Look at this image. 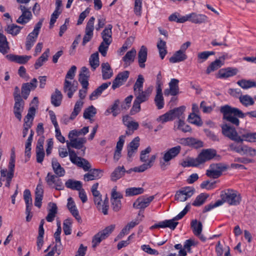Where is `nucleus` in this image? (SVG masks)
I'll return each instance as SVG.
<instances>
[{
	"label": "nucleus",
	"mask_w": 256,
	"mask_h": 256,
	"mask_svg": "<svg viewBox=\"0 0 256 256\" xmlns=\"http://www.w3.org/2000/svg\"><path fill=\"white\" fill-rule=\"evenodd\" d=\"M177 128L184 132H190L192 130L190 127L185 124L184 119L178 120Z\"/></svg>",
	"instance_id": "obj_56"
},
{
	"label": "nucleus",
	"mask_w": 256,
	"mask_h": 256,
	"mask_svg": "<svg viewBox=\"0 0 256 256\" xmlns=\"http://www.w3.org/2000/svg\"><path fill=\"white\" fill-rule=\"evenodd\" d=\"M186 107L184 106H181L173 110H169L172 116L173 120L176 118L180 119H184V117L182 116L185 110Z\"/></svg>",
	"instance_id": "obj_35"
},
{
	"label": "nucleus",
	"mask_w": 256,
	"mask_h": 256,
	"mask_svg": "<svg viewBox=\"0 0 256 256\" xmlns=\"http://www.w3.org/2000/svg\"><path fill=\"white\" fill-rule=\"evenodd\" d=\"M224 64V62L220 59H216L210 63L206 70V73L210 74L220 68Z\"/></svg>",
	"instance_id": "obj_38"
},
{
	"label": "nucleus",
	"mask_w": 256,
	"mask_h": 256,
	"mask_svg": "<svg viewBox=\"0 0 256 256\" xmlns=\"http://www.w3.org/2000/svg\"><path fill=\"white\" fill-rule=\"evenodd\" d=\"M136 52L134 48L128 52L126 55L122 58V60L124 62V67L126 68L134 62Z\"/></svg>",
	"instance_id": "obj_27"
},
{
	"label": "nucleus",
	"mask_w": 256,
	"mask_h": 256,
	"mask_svg": "<svg viewBox=\"0 0 256 256\" xmlns=\"http://www.w3.org/2000/svg\"><path fill=\"white\" fill-rule=\"evenodd\" d=\"M220 111L223 114L224 120L236 126H239L240 122L238 118H243L246 116L256 118V110L244 113L240 109L226 104L222 106Z\"/></svg>",
	"instance_id": "obj_1"
},
{
	"label": "nucleus",
	"mask_w": 256,
	"mask_h": 256,
	"mask_svg": "<svg viewBox=\"0 0 256 256\" xmlns=\"http://www.w3.org/2000/svg\"><path fill=\"white\" fill-rule=\"evenodd\" d=\"M188 56L186 53L182 52L181 51L178 50L170 58L169 60L171 63H176L183 62L186 60Z\"/></svg>",
	"instance_id": "obj_32"
},
{
	"label": "nucleus",
	"mask_w": 256,
	"mask_h": 256,
	"mask_svg": "<svg viewBox=\"0 0 256 256\" xmlns=\"http://www.w3.org/2000/svg\"><path fill=\"white\" fill-rule=\"evenodd\" d=\"M136 96L135 100L139 102L140 103L147 101L152 93V88H148L147 89L143 90H142L134 91Z\"/></svg>",
	"instance_id": "obj_14"
},
{
	"label": "nucleus",
	"mask_w": 256,
	"mask_h": 256,
	"mask_svg": "<svg viewBox=\"0 0 256 256\" xmlns=\"http://www.w3.org/2000/svg\"><path fill=\"white\" fill-rule=\"evenodd\" d=\"M120 103L119 100H116L114 104L111 106L110 108H108L106 112V115L112 113L114 116H116L118 114L120 113V110L118 108V106Z\"/></svg>",
	"instance_id": "obj_43"
},
{
	"label": "nucleus",
	"mask_w": 256,
	"mask_h": 256,
	"mask_svg": "<svg viewBox=\"0 0 256 256\" xmlns=\"http://www.w3.org/2000/svg\"><path fill=\"white\" fill-rule=\"evenodd\" d=\"M72 222L70 219H66L63 224V230L66 235H70L71 234V226Z\"/></svg>",
	"instance_id": "obj_57"
},
{
	"label": "nucleus",
	"mask_w": 256,
	"mask_h": 256,
	"mask_svg": "<svg viewBox=\"0 0 256 256\" xmlns=\"http://www.w3.org/2000/svg\"><path fill=\"white\" fill-rule=\"evenodd\" d=\"M94 20L95 18L94 16H92L87 23L86 28V34L83 38L82 43V46H84L87 42H90L93 36Z\"/></svg>",
	"instance_id": "obj_11"
},
{
	"label": "nucleus",
	"mask_w": 256,
	"mask_h": 256,
	"mask_svg": "<svg viewBox=\"0 0 256 256\" xmlns=\"http://www.w3.org/2000/svg\"><path fill=\"white\" fill-rule=\"evenodd\" d=\"M24 198L26 204V208H32V198L29 190H25L24 192Z\"/></svg>",
	"instance_id": "obj_51"
},
{
	"label": "nucleus",
	"mask_w": 256,
	"mask_h": 256,
	"mask_svg": "<svg viewBox=\"0 0 256 256\" xmlns=\"http://www.w3.org/2000/svg\"><path fill=\"white\" fill-rule=\"evenodd\" d=\"M172 116L170 112V111L165 113L164 114L160 116L158 118L157 120L158 122H160L164 124L168 121L172 120Z\"/></svg>",
	"instance_id": "obj_62"
},
{
	"label": "nucleus",
	"mask_w": 256,
	"mask_h": 256,
	"mask_svg": "<svg viewBox=\"0 0 256 256\" xmlns=\"http://www.w3.org/2000/svg\"><path fill=\"white\" fill-rule=\"evenodd\" d=\"M49 206H50V208L48 210V214L46 219L48 222H52L58 212V207L55 203L50 202Z\"/></svg>",
	"instance_id": "obj_34"
},
{
	"label": "nucleus",
	"mask_w": 256,
	"mask_h": 256,
	"mask_svg": "<svg viewBox=\"0 0 256 256\" xmlns=\"http://www.w3.org/2000/svg\"><path fill=\"white\" fill-rule=\"evenodd\" d=\"M226 168V166L221 163L211 164L210 166V169L206 170V174L208 177L217 178L222 174V172Z\"/></svg>",
	"instance_id": "obj_6"
},
{
	"label": "nucleus",
	"mask_w": 256,
	"mask_h": 256,
	"mask_svg": "<svg viewBox=\"0 0 256 256\" xmlns=\"http://www.w3.org/2000/svg\"><path fill=\"white\" fill-rule=\"evenodd\" d=\"M188 120L189 122L198 126H200L202 124L200 118L194 112L190 114L188 116Z\"/></svg>",
	"instance_id": "obj_48"
},
{
	"label": "nucleus",
	"mask_w": 256,
	"mask_h": 256,
	"mask_svg": "<svg viewBox=\"0 0 256 256\" xmlns=\"http://www.w3.org/2000/svg\"><path fill=\"white\" fill-rule=\"evenodd\" d=\"M154 100L158 110H160L164 108V98L162 93V88H156V95Z\"/></svg>",
	"instance_id": "obj_30"
},
{
	"label": "nucleus",
	"mask_w": 256,
	"mask_h": 256,
	"mask_svg": "<svg viewBox=\"0 0 256 256\" xmlns=\"http://www.w3.org/2000/svg\"><path fill=\"white\" fill-rule=\"evenodd\" d=\"M194 188L192 187L183 188L182 190L176 192L174 196L175 200L185 202L194 194Z\"/></svg>",
	"instance_id": "obj_8"
},
{
	"label": "nucleus",
	"mask_w": 256,
	"mask_h": 256,
	"mask_svg": "<svg viewBox=\"0 0 256 256\" xmlns=\"http://www.w3.org/2000/svg\"><path fill=\"white\" fill-rule=\"evenodd\" d=\"M70 158L72 162L76 164L78 167L82 168L84 171H88L91 167L89 162L84 158L78 157L76 156V152L70 149V148H68Z\"/></svg>",
	"instance_id": "obj_4"
},
{
	"label": "nucleus",
	"mask_w": 256,
	"mask_h": 256,
	"mask_svg": "<svg viewBox=\"0 0 256 256\" xmlns=\"http://www.w3.org/2000/svg\"><path fill=\"white\" fill-rule=\"evenodd\" d=\"M14 113L15 116L20 120L22 119V112L24 110V102L22 100H14Z\"/></svg>",
	"instance_id": "obj_23"
},
{
	"label": "nucleus",
	"mask_w": 256,
	"mask_h": 256,
	"mask_svg": "<svg viewBox=\"0 0 256 256\" xmlns=\"http://www.w3.org/2000/svg\"><path fill=\"white\" fill-rule=\"evenodd\" d=\"M83 105V102L82 100H78L76 102L74 109L70 116L69 117V119L73 120L78 115L79 112H80L82 108Z\"/></svg>",
	"instance_id": "obj_47"
},
{
	"label": "nucleus",
	"mask_w": 256,
	"mask_h": 256,
	"mask_svg": "<svg viewBox=\"0 0 256 256\" xmlns=\"http://www.w3.org/2000/svg\"><path fill=\"white\" fill-rule=\"evenodd\" d=\"M197 158H191L187 161H184L182 163V166L183 167H189V166H199Z\"/></svg>",
	"instance_id": "obj_60"
},
{
	"label": "nucleus",
	"mask_w": 256,
	"mask_h": 256,
	"mask_svg": "<svg viewBox=\"0 0 256 256\" xmlns=\"http://www.w3.org/2000/svg\"><path fill=\"white\" fill-rule=\"evenodd\" d=\"M147 48L144 46H142L138 52V62L141 68H144L145 67L144 62L147 59Z\"/></svg>",
	"instance_id": "obj_26"
},
{
	"label": "nucleus",
	"mask_w": 256,
	"mask_h": 256,
	"mask_svg": "<svg viewBox=\"0 0 256 256\" xmlns=\"http://www.w3.org/2000/svg\"><path fill=\"white\" fill-rule=\"evenodd\" d=\"M50 54L49 48H47L42 56L36 60L34 64V68L37 70L42 66L44 62L48 60V58Z\"/></svg>",
	"instance_id": "obj_37"
},
{
	"label": "nucleus",
	"mask_w": 256,
	"mask_h": 256,
	"mask_svg": "<svg viewBox=\"0 0 256 256\" xmlns=\"http://www.w3.org/2000/svg\"><path fill=\"white\" fill-rule=\"evenodd\" d=\"M222 134L237 142H242L244 140L238 135L236 128L234 126H230L229 124H226L221 126Z\"/></svg>",
	"instance_id": "obj_3"
},
{
	"label": "nucleus",
	"mask_w": 256,
	"mask_h": 256,
	"mask_svg": "<svg viewBox=\"0 0 256 256\" xmlns=\"http://www.w3.org/2000/svg\"><path fill=\"white\" fill-rule=\"evenodd\" d=\"M140 102L134 100L132 106L130 110V114L132 116L134 115L136 113L140 112L141 110Z\"/></svg>",
	"instance_id": "obj_64"
},
{
	"label": "nucleus",
	"mask_w": 256,
	"mask_h": 256,
	"mask_svg": "<svg viewBox=\"0 0 256 256\" xmlns=\"http://www.w3.org/2000/svg\"><path fill=\"white\" fill-rule=\"evenodd\" d=\"M52 164L54 172L57 176L60 177L64 175L65 170L64 168L61 166L56 158H53L52 159Z\"/></svg>",
	"instance_id": "obj_29"
},
{
	"label": "nucleus",
	"mask_w": 256,
	"mask_h": 256,
	"mask_svg": "<svg viewBox=\"0 0 256 256\" xmlns=\"http://www.w3.org/2000/svg\"><path fill=\"white\" fill-rule=\"evenodd\" d=\"M214 52L204 51L200 52L198 54V63H202L206 60L208 58L212 55L214 54Z\"/></svg>",
	"instance_id": "obj_52"
},
{
	"label": "nucleus",
	"mask_w": 256,
	"mask_h": 256,
	"mask_svg": "<svg viewBox=\"0 0 256 256\" xmlns=\"http://www.w3.org/2000/svg\"><path fill=\"white\" fill-rule=\"evenodd\" d=\"M209 196L208 194L201 193L196 197L195 200L192 203V205L195 206H200L202 205L205 203Z\"/></svg>",
	"instance_id": "obj_39"
},
{
	"label": "nucleus",
	"mask_w": 256,
	"mask_h": 256,
	"mask_svg": "<svg viewBox=\"0 0 256 256\" xmlns=\"http://www.w3.org/2000/svg\"><path fill=\"white\" fill-rule=\"evenodd\" d=\"M130 74V72L125 70L118 74L112 82V88L115 90L123 84L126 82Z\"/></svg>",
	"instance_id": "obj_13"
},
{
	"label": "nucleus",
	"mask_w": 256,
	"mask_h": 256,
	"mask_svg": "<svg viewBox=\"0 0 256 256\" xmlns=\"http://www.w3.org/2000/svg\"><path fill=\"white\" fill-rule=\"evenodd\" d=\"M220 198H222L220 200L222 202V204L227 202L231 206H238L242 200L240 194L232 189H228L222 191Z\"/></svg>",
	"instance_id": "obj_2"
},
{
	"label": "nucleus",
	"mask_w": 256,
	"mask_h": 256,
	"mask_svg": "<svg viewBox=\"0 0 256 256\" xmlns=\"http://www.w3.org/2000/svg\"><path fill=\"white\" fill-rule=\"evenodd\" d=\"M179 143L184 146H192L196 148L203 146V142L193 138H182L180 140Z\"/></svg>",
	"instance_id": "obj_16"
},
{
	"label": "nucleus",
	"mask_w": 256,
	"mask_h": 256,
	"mask_svg": "<svg viewBox=\"0 0 256 256\" xmlns=\"http://www.w3.org/2000/svg\"><path fill=\"white\" fill-rule=\"evenodd\" d=\"M6 58L10 62H14L20 64H25L31 58V56H18L9 54L6 56Z\"/></svg>",
	"instance_id": "obj_22"
},
{
	"label": "nucleus",
	"mask_w": 256,
	"mask_h": 256,
	"mask_svg": "<svg viewBox=\"0 0 256 256\" xmlns=\"http://www.w3.org/2000/svg\"><path fill=\"white\" fill-rule=\"evenodd\" d=\"M186 17L188 18V20L196 24L204 23L208 20V17L206 15L197 14L194 12L186 15Z\"/></svg>",
	"instance_id": "obj_20"
},
{
	"label": "nucleus",
	"mask_w": 256,
	"mask_h": 256,
	"mask_svg": "<svg viewBox=\"0 0 256 256\" xmlns=\"http://www.w3.org/2000/svg\"><path fill=\"white\" fill-rule=\"evenodd\" d=\"M112 26L109 24L105 27L104 30L100 33V36L102 39V41L112 42Z\"/></svg>",
	"instance_id": "obj_24"
},
{
	"label": "nucleus",
	"mask_w": 256,
	"mask_h": 256,
	"mask_svg": "<svg viewBox=\"0 0 256 256\" xmlns=\"http://www.w3.org/2000/svg\"><path fill=\"white\" fill-rule=\"evenodd\" d=\"M176 220H174V217L172 220H165L162 222V228H169L172 230H174L177 225L178 222H176Z\"/></svg>",
	"instance_id": "obj_50"
},
{
	"label": "nucleus",
	"mask_w": 256,
	"mask_h": 256,
	"mask_svg": "<svg viewBox=\"0 0 256 256\" xmlns=\"http://www.w3.org/2000/svg\"><path fill=\"white\" fill-rule=\"evenodd\" d=\"M86 142L84 138H78L75 139H71L70 142L67 141L66 146L67 148H73L76 149L82 150V153H84L86 148L84 146V144Z\"/></svg>",
	"instance_id": "obj_19"
},
{
	"label": "nucleus",
	"mask_w": 256,
	"mask_h": 256,
	"mask_svg": "<svg viewBox=\"0 0 256 256\" xmlns=\"http://www.w3.org/2000/svg\"><path fill=\"white\" fill-rule=\"evenodd\" d=\"M112 42L102 41L98 46V52L103 56H106L110 45Z\"/></svg>",
	"instance_id": "obj_54"
},
{
	"label": "nucleus",
	"mask_w": 256,
	"mask_h": 256,
	"mask_svg": "<svg viewBox=\"0 0 256 256\" xmlns=\"http://www.w3.org/2000/svg\"><path fill=\"white\" fill-rule=\"evenodd\" d=\"M102 77L104 80L110 78L113 75L112 70L108 62L102 63L101 65Z\"/></svg>",
	"instance_id": "obj_28"
},
{
	"label": "nucleus",
	"mask_w": 256,
	"mask_h": 256,
	"mask_svg": "<svg viewBox=\"0 0 256 256\" xmlns=\"http://www.w3.org/2000/svg\"><path fill=\"white\" fill-rule=\"evenodd\" d=\"M242 139L249 142H256V132H248L242 134Z\"/></svg>",
	"instance_id": "obj_61"
},
{
	"label": "nucleus",
	"mask_w": 256,
	"mask_h": 256,
	"mask_svg": "<svg viewBox=\"0 0 256 256\" xmlns=\"http://www.w3.org/2000/svg\"><path fill=\"white\" fill-rule=\"evenodd\" d=\"M144 78L141 74L138 76V78L134 86V91L142 90Z\"/></svg>",
	"instance_id": "obj_58"
},
{
	"label": "nucleus",
	"mask_w": 256,
	"mask_h": 256,
	"mask_svg": "<svg viewBox=\"0 0 256 256\" xmlns=\"http://www.w3.org/2000/svg\"><path fill=\"white\" fill-rule=\"evenodd\" d=\"M154 198V196L146 198L144 196L139 197L133 204V207L137 209H144L148 207Z\"/></svg>",
	"instance_id": "obj_12"
},
{
	"label": "nucleus",
	"mask_w": 256,
	"mask_h": 256,
	"mask_svg": "<svg viewBox=\"0 0 256 256\" xmlns=\"http://www.w3.org/2000/svg\"><path fill=\"white\" fill-rule=\"evenodd\" d=\"M18 8L22 11V14L19 16L16 22L20 24H25L28 23L32 17V12L30 11V8H27L24 6L20 5Z\"/></svg>",
	"instance_id": "obj_10"
},
{
	"label": "nucleus",
	"mask_w": 256,
	"mask_h": 256,
	"mask_svg": "<svg viewBox=\"0 0 256 256\" xmlns=\"http://www.w3.org/2000/svg\"><path fill=\"white\" fill-rule=\"evenodd\" d=\"M181 147L180 146L173 147L168 150L164 154L162 157L163 160L166 163L176 158L180 152Z\"/></svg>",
	"instance_id": "obj_15"
},
{
	"label": "nucleus",
	"mask_w": 256,
	"mask_h": 256,
	"mask_svg": "<svg viewBox=\"0 0 256 256\" xmlns=\"http://www.w3.org/2000/svg\"><path fill=\"white\" fill-rule=\"evenodd\" d=\"M238 72V70L236 68L228 67L220 70L216 77L220 78H226L236 76Z\"/></svg>",
	"instance_id": "obj_18"
},
{
	"label": "nucleus",
	"mask_w": 256,
	"mask_h": 256,
	"mask_svg": "<svg viewBox=\"0 0 256 256\" xmlns=\"http://www.w3.org/2000/svg\"><path fill=\"white\" fill-rule=\"evenodd\" d=\"M242 150L243 154H247L251 156H256V150L249 147L247 146L244 145Z\"/></svg>",
	"instance_id": "obj_63"
},
{
	"label": "nucleus",
	"mask_w": 256,
	"mask_h": 256,
	"mask_svg": "<svg viewBox=\"0 0 256 256\" xmlns=\"http://www.w3.org/2000/svg\"><path fill=\"white\" fill-rule=\"evenodd\" d=\"M62 94L60 90L56 89L55 92L51 96V103L54 106H58L61 104Z\"/></svg>",
	"instance_id": "obj_31"
},
{
	"label": "nucleus",
	"mask_w": 256,
	"mask_h": 256,
	"mask_svg": "<svg viewBox=\"0 0 256 256\" xmlns=\"http://www.w3.org/2000/svg\"><path fill=\"white\" fill-rule=\"evenodd\" d=\"M116 228L115 224H111L106 226L103 230L100 231L97 233V245L102 241L108 238L110 235L114 230Z\"/></svg>",
	"instance_id": "obj_17"
},
{
	"label": "nucleus",
	"mask_w": 256,
	"mask_h": 256,
	"mask_svg": "<svg viewBox=\"0 0 256 256\" xmlns=\"http://www.w3.org/2000/svg\"><path fill=\"white\" fill-rule=\"evenodd\" d=\"M144 190L142 188H130L126 189V196H131L136 195L142 194L144 193Z\"/></svg>",
	"instance_id": "obj_45"
},
{
	"label": "nucleus",
	"mask_w": 256,
	"mask_h": 256,
	"mask_svg": "<svg viewBox=\"0 0 256 256\" xmlns=\"http://www.w3.org/2000/svg\"><path fill=\"white\" fill-rule=\"evenodd\" d=\"M67 206L72 215L78 222L81 221V218L79 215L78 212L75 205L74 202L72 198H69L68 200Z\"/></svg>",
	"instance_id": "obj_25"
},
{
	"label": "nucleus",
	"mask_w": 256,
	"mask_h": 256,
	"mask_svg": "<svg viewBox=\"0 0 256 256\" xmlns=\"http://www.w3.org/2000/svg\"><path fill=\"white\" fill-rule=\"evenodd\" d=\"M239 100L240 103L245 106H248L254 105V102L253 98L248 94L240 95L239 97Z\"/></svg>",
	"instance_id": "obj_46"
},
{
	"label": "nucleus",
	"mask_w": 256,
	"mask_h": 256,
	"mask_svg": "<svg viewBox=\"0 0 256 256\" xmlns=\"http://www.w3.org/2000/svg\"><path fill=\"white\" fill-rule=\"evenodd\" d=\"M96 114L95 108L92 106L85 109L84 112V118L85 119L91 120Z\"/></svg>",
	"instance_id": "obj_55"
},
{
	"label": "nucleus",
	"mask_w": 256,
	"mask_h": 256,
	"mask_svg": "<svg viewBox=\"0 0 256 256\" xmlns=\"http://www.w3.org/2000/svg\"><path fill=\"white\" fill-rule=\"evenodd\" d=\"M43 20H40L35 26L34 30L30 33L26 37V50H30L38 37L40 29L42 28Z\"/></svg>",
	"instance_id": "obj_5"
},
{
	"label": "nucleus",
	"mask_w": 256,
	"mask_h": 256,
	"mask_svg": "<svg viewBox=\"0 0 256 256\" xmlns=\"http://www.w3.org/2000/svg\"><path fill=\"white\" fill-rule=\"evenodd\" d=\"M217 155L216 150L212 148L204 149L198 155L197 159L200 164L210 160Z\"/></svg>",
	"instance_id": "obj_9"
},
{
	"label": "nucleus",
	"mask_w": 256,
	"mask_h": 256,
	"mask_svg": "<svg viewBox=\"0 0 256 256\" xmlns=\"http://www.w3.org/2000/svg\"><path fill=\"white\" fill-rule=\"evenodd\" d=\"M168 20L170 22H176L178 23H184L188 21V18L186 16L180 17V14L178 12H175L170 15L168 17Z\"/></svg>",
	"instance_id": "obj_49"
},
{
	"label": "nucleus",
	"mask_w": 256,
	"mask_h": 256,
	"mask_svg": "<svg viewBox=\"0 0 256 256\" xmlns=\"http://www.w3.org/2000/svg\"><path fill=\"white\" fill-rule=\"evenodd\" d=\"M126 170L124 166H118L115 168L110 176L111 180L116 182L124 175Z\"/></svg>",
	"instance_id": "obj_33"
},
{
	"label": "nucleus",
	"mask_w": 256,
	"mask_h": 256,
	"mask_svg": "<svg viewBox=\"0 0 256 256\" xmlns=\"http://www.w3.org/2000/svg\"><path fill=\"white\" fill-rule=\"evenodd\" d=\"M90 76H85L82 74H80L78 76V81L82 84L84 89H86L88 85V79Z\"/></svg>",
	"instance_id": "obj_59"
},
{
	"label": "nucleus",
	"mask_w": 256,
	"mask_h": 256,
	"mask_svg": "<svg viewBox=\"0 0 256 256\" xmlns=\"http://www.w3.org/2000/svg\"><path fill=\"white\" fill-rule=\"evenodd\" d=\"M157 47L160 58L164 59L167 54L166 42L160 38L157 44Z\"/></svg>",
	"instance_id": "obj_44"
},
{
	"label": "nucleus",
	"mask_w": 256,
	"mask_h": 256,
	"mask_svg": "<svg viewBox=\"0 0 256 256\" xmlns=\"http://www.w3.org/2000/svg\"><path fill=\"white\" fill-rule=\"evenodd\" d=\"M36 114V108L34 106L30 108L28 112L24 118V123L23 124L22 136L25 138L28 132V129L30 128L33 123V120Z\"/></svg>",
	"instance_id": "obj_7"
},
{
	"label": "nucleus",
	"mask_w": 256,
	"mask_h": 256,
	"mask_svg": "<svg viewBox=\"0 0 256 256\" xmlns=\"http://www.w3.org/2000/svg\"><path fill=\"white\" fill-rule=\"evenodd\" d=\"M237 84L243 89H248L251 88H256V82L252 80L242 79L237 82Z\"/></svg>",
	"instance_id": "obj_42"
},
{
	"label": "nucleus",
	"mask_w": 256,
	"mask_h": 256,
	"mask_svg": "<svg viewBox=\"0 0 256 256\" xmlns=\"http://www.w3.org/2000/svg\"><path fill=\"white\" fill-rule=\"evenodd\" d=\"M191 227L195 236L200 235L202 230V224L200 222H198L196 220H194L191 222Z\"/></svg>",
	"instance_id": "obj_41"
},
{
	"label": "nucleus",
	"mask_w": 256,
	"mask_h": 256,
	"mask_svg": "<svg viewBox=\"0 0 256 256\" xmlns=\"http://www.w3.org/2000/svg\"><path fill=\"white\" fill-rule=\"evenodd\" d=\"M179 80L176 78L171 79L169 82V87L171 91V95L175 96L179 93Z\"/></svg>",
	"instance_id": "obj_40"
},
{
	"label": "nucleus",
	"mask_w": 256,
	"mask_h": 256,
	"mask_svg": "<svg viewBox=\"0 0 256 256\" xmlns=\"http://www.w3.org/2000/svg\"><path fill=\"white\" fill-rule=\"evenodd\" d=\"M77 82L74 81L73 82L69 81L68 80H64V91L67 92L69 98H72L74 93L77 90Z\"/></svg>",
	"instance_id": "obj_21"
},
{
	"label": "nucleus",
	"mask_w": 256,
	"mask_h": 256,
	"mask_svg": "<svg viewBox=\"0 0 256 256\" xmlns=\"http://www.w3.org/2000/svg\"><path fill=\"white\" fill-rule=\"evenodd\" d=\"M66 186L73 190H80L82 188V183L80 181L72 179L68 180L65 183Z\"/></svg>",
	"instance_id": "obj_36"
},
{
	"label": "nucleus",
	"mask_w": 256,
	"mask_h": 256,
	"mask_svg": "<svg viewBox=\"0 0 256 256\" xmlns=\"http://www.w3.org/2000/svg\"><path fill=\"white\" fill-rule=\"evenodd\" d=\"M22 28V27L20 26H17L15 24H12L8 26L6 30L8 34L12 36H16L19 34Z\"/></svg>",
	"instance_id": "obj_53"
}]
</instances>
